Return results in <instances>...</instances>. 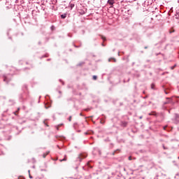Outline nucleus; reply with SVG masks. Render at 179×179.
Returning a JSON list of instances; mask_svg holds the SVG:
<instances>
[{
    "label": "nucleus",
    "mask_w": 179,
    "mask_h": 179,
    "mask_svg": "<svg viewBox=\"0 0 179 179\" xmlns=\"http://www.w3.org/2000/svg\"><path fill=\"white\" fill-rule=\"evenodd\" d=\"M87 157V155H86V154H80L77 158V160L78 162H82L83 159H86Z\"/></svg>",
    "instance_id": "1"
},
{
    "label": "nucleus",
    "mask_w": 179,
    "mask_h": 179,
    "mask_svg": "<svg viewBox=\"0 0 179 179\" xmlns=\"http://www.w3.org/2000/svg\"><path fill=\"white\" fill-rule=\"evenodd\" d=\"M108 3L109 5H110V6H113V5H114V3H115V0H108Z\"/></svg>",
    "instance_id": "2"
},
{
    "label": "nucleus",
    "mask_w": 179,
    "mask_h": 179,
    "mask_svg": "<svg viewBox=\"0 0 179 179\" xmlns=\"http://www.w3.org/2000/svg\"><path fill=\"white\" fill-rule=\"evenodd\" d=\"M62 19H65L66 17V14H62L61 15Z\"/></svg>",
    "instance_id": "3"
},
{
    "label": "nucleus",
    "mask_w": 179,
    "mask_h": 179,
    "mask_svg": "<svg viewBox=\"0 0 179 179\" xmlns=\"http://www.w3.org/2000/svg\"><path fill=\"white\" fill-rule=\"evenodd\" d=\"M168 101L165 102L164 104H169V103H170V101H171V99H170L169 98H167Z\"/></svg>",
    "instance_id": "4"
},
{
    "label": "nucleus",
    "mask_w": 179,
    "mask_h": 179,
    "mask_svg": "<svg viewBox=\"0 0 179 179\" xmlns=\"http://www.w3.org/2000/svg\"><path fill=\"white\" fill-rule=\"evenodd\" d=\"M4 82H9V80H8V77H5L3 79Z\"/></svg>",
    "instance_id": "5"
},
{
    "label": "nucleus",
    "mask_w": 179,
    "mask_h": 179,
    "mask_svg": "<svg viewBox=\"0 0 179 179\" xmlns=\"http://www.w3.org/2000/svg\"><path fill=\"white\" fill-rule=\"evenodd\" d=\"M48 153H50V152H47L45 154H43V157L45 158L47 157V155H48Z\"/></svg>",
    "instance_id": "6"
},
{
    "label": "nucleus",
    "mask_w": 179,
    "mask_h": 179,
    "mask_svg": "<svg viewBox=\"0 0 179 179\" xmlns=\"http://www.w3.org/2000/svg\"><path fill=\"white\" fill-rule=\"evenodd\" d=\"M60 162H66V158H64L62 159H60Z\"/></svg>",
    "instance_id": "7"
},
{
    "label": "nucleus",
    "mask_w": 179,
    "mask_h": 179,
    "mask_svg": "<svg viewBox=\"0 0 179 179\" xmlns=\"http://www.w3.org/2000/svg\"><path fill=\"white\" fill-rule=\"evenodd\" d=\"M101 38H102V40H103V41H106V37H104V36H101Z\"/></svg>",
    "instance_id": "8"
},
{
    "label": "nucleus",
    "mask_w": 179,
    "mask_h": 179,
    "mask_svg": "<svg viewBox=\"0 0 179 179\" xmlns=\"http://www.w3.org/2000/svg\"><path fill=\"white\" fill-rule=\"evenodd\" d=\"M93 79H94V80H96V79H97V76H93Z\"/></svg>",
    "instance_id": "9"
},
{
    "label": "nucleus",
    "mask_w": 179,
    "mask_h": 179,
    "mask_svg": "<svg viewBox=\"0 0 179 179\" xmlns=\"http://www.w3.org/2000/svg\"><path fill=\"white\" fill-rule=\"evenodd\" d=\"M72 120V116H70L69 117V121H71Z\"/></svg>",
    "instance_id": "10"
},
{
    "label": "nucleus",
    "mask_w": 179,
    "mask_h": 179,
    "mask_svg": "<svg viewBox=\"0 0 179 179\" xmlns=\"http://www.w3.org/2000/svg\"><path fill=\"white\" fill-rule=\"evenodd\" d=\"M151 89H155V85L153 84L151 85Z\"/></svg>",
    "instance_id": "11"
},
{
    "label": "nucleus",
    "mask_w": 179,
    "mask_h": 179,
    "mask_svg": "<svg viewBox=\"0 0 179 179\" xmlns=\"http://www.w3.org/2000/svg\"><path fill=\"white\" fill-rule=\"evenodd\" d=\"M176 68V65L171 67V69H174Z\"/></svg>",
    "instance_id": "12"
},
{
    "label": "nucleus",
    "mask_w": 179,
    "mask_h": 179,
    "mask_svg": "<svg viewBox=\"0 0 179 179\" xmlns=\"http://www.w3.org/2000/svg\"><path fill=\"white\" fill-rule=\"evenodd\" d=\"M29 178H33V176H31V175L29 174Z\"/></svg>",
    "instance_id": "13"
},
{
    "label": "nucleus",
    "mask_w": 179,
    "mask_h": 179,
    "mask_svg": "<svg viewBox=\"0 0 179 179\" xmlns=\"http://www.w3.org/2000/svg\"><path fill=\"white\" fill-rule=\"evenodd\" d=\"M129 160H132V159H131V157H129Z\"/></svg>",
    "instance_id": "14"
},
{
    "label": "nucleus",
    "mask_w": 179,
    "mask_h": 179,
    "mask_svg": "<svg viewBox=\"0 0 179 179\" xmlns=\"http://www.w3.org/2000/svg\"><path fill=\"white\" fill-rule=\"evenodd\" d=\"M29 174H30V170L28 171Z\"/></svg>",
    "instance_id": "15"
},
{
    "label": "nucleus",
    "mask_w": 179,
    "mask_h": 179,
    "mask_svg": "<svg viewBox=\"0 0 179 179\" xmlns=\"http://www.w3.org/2000/svg\"><path fill=\"white\" fill-rule=\"evenodd\" d=\"M108 61H109V62H110L111 61V59H109Z\"/></svg>",
    "instance_id": "16"
},
{
    "label": "nucleus",
    "mask_w": 179,
    "mask_h": 179,
    "mask_svg": "<svg viewBox=\"0 0 179 179\" xmlns=\"http://www.w3.org/2000/svg\"><path fill=\"white\" fill-rule=\"evenodd\" d=\"M114 62H115V59H113Z\"/></svg>",
    "instance_id": "17"
},
{
    "label": "nucleus",
    "mask_w": 179,
    "mask_h": 179,
    "mask_svg": "<svg viewBox=\"0 0 179 179\" xmlns=\"http://www.w3.org/2000/svg\"><path fill=\"white\" fill-rule=\"evenodd\" d=\"M73 6H74V5L71 6V8H73Z\"/></svg>",
    "instance_id": "18"
},
{
    "label": "nucleus",
    "mask_w": 179,
    "mask_h": 179,
    "mask_svg": "<svg viewBox=\"0 0 179 179\" xmlns=\"http://www.w3.org/2000/svg\"><path fill=\"white\" fill-rule=\"evenodd\" d=\"M73 6H74V5L71 6V8H73Z\"/></svg>",
    "instance_id": "19"
},
{
    "label": "nucleus",
    "mask_w": 179,
    "mask_h": 179,
    "mask_svg": "<svg viewBox=\"0 0 179 179\" xmlns=\"http://www.w3.org/2000/svg\"><path fill=\"white\" fill-rule=\"evenodd\" d=\"M73 6H74V5L71 6V8H73Z\"/></svg>",
    "instance_id": "20"
},
{
    "label": "nucleus",
    "mask_w": 179,
    "mask_h": 179,
    "mask_svg": "<svg viewBox=\"0 0 179 179\" xmlns=\"http://www.w3.org/2000/svg\"><path fill=\"white\" fill-rule=\"evenodd\" d=\"M164 129H166V127H164Z\"/></svg>",
    "instance_id": "21"
},
{
    "label": "nucleus",
    "mask_w": 179,
    "mask_h": 179,
    "mask_svg": "<svg viewBox=\"0 0 179 179\" xmlns=\"http://www.w3.org/2000/svg\"><path fill=\"white\" fill-rule=\"evenodd\" d=\"M102 45H103V46H104V44H103V43H102Z\"/></svg>",
    "instance_id": "22"
},
{
    "label": "nucleus",
    "mask_w": 179,
    "mask_h": 179,
    "mask_svg": "<svg viewBox=\"0 0 179 179\" xmlns=\"http://www.w3.org/2000/svg\"><path fill=\"white\" fill-rule=\"evenodd\" d=\"M141 119H142V117H140Z\"/></svg>",
    "instance_id": "23"
},
{
    "label": "nucleus",
    "mask_w": 179,
    "mask_h": 179,
    "mask_svg": "<svg viewBox=\"0 0 179 179\" xmlns=\"http://www.w3.org/2000/svg\"><path fill=\"white\" fill-rule=\"evenodd\" d=\"M145 48H148L147 47H145Z\"/></svg>",
    "instance_id": "24"
}]
</instances>
